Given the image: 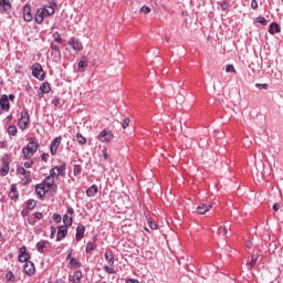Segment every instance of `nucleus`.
<instances>
[{
	"label": "nucleus",
	"mask_w": 283,
	"mask_h": 283,
	"mask_svg": "<svg viewBox=\"0 0 283 283\" xmlns=\"http://www.w3.org/2000/svg\"><path fill=\"white\" fill-rule=\"evenodd\" d=\"M38 149H39V144H36V142H34L33 138H31L28 145L22 148V154L25 160H30V158H32V156L36 154Z\"/></svg>",
	"instance_id": "obj_1"
},
{
	"label": "nucleus",
	"mask_w": 283,
	"mask_h": 283,
	"mask_svg": "<svg viewBox=\"0 0 283 283\" xmlns=\"http://www.w3.org/2000/svg\"><path fill=\"white\" fill-rule=\"evenodd\" d=\"M32 74L34 78H38V81L45 80V73L43 72V66H41L40 63H35L32 65Z\"/></svg>",
	"instance_id": "obj_2"
},
{
	"label": "nucleus",
	"mask_w": 283,
	"mask_h": 283,
	"mask_svg": "<svg viewBox=\"0 0 283 283\" xmlns=\"http://www.w3.org/2000/svg\"><path fill=\"white\" fill-rule=\"evenodd\" d=\"M65 169H66V165L65 164H61L60 166H55L50 170V175L53 178H59V176H61L62 178H64L65 176Z\"/></svg>",
	"instance_id": "obj_3"
},
{
	"label": "nucleus",
	"mask_w": 283,
	"mask_h": 283,
	"mask_svg": "<svg viewBox=\"0 0 283 283\" xmlns=\"http://www.w3.org/2000/svg\"><path fill=\"white\" fill-rule=\"evenodd\" d=\"M99 143H111L114 140V134L109 129H103L98 135Z\"/></svg>",
	"instance_id": "obj_4"
},
{
	"label": "nucleus",
	"mask_w": 283,
	"mask_h": 283,
	"mask_svg": "<svg viewBox=\"0 0 283 283\" xmlns=\"http://www.w3.org/2000/svg\"><path fill=\"white\" fill-rule=\"evenodd\" d=\"M30 123V114L28 112L21 113V118L18 122L19 129L22 132L28 129V124Z\"/></svg>",
	"instance_id": "obj_5"
},
{
	"label": "nucleus",
	"mask_w": 283,
	"mask_h": 283,
	"mask_svg": "<svg viewBox=\"0 0 283 283\" xmlns=\"http://www.w3.org/2000/svg\"><path fill=\"white\" fill-rule=\"evenodd\" d=\"M54 182H55V181H54V177L50 175V176L45 177V179L43 180L42 185H43L45 188H48L49 191H50V190L56 191L57 186H56V184H54Z\"/></svg>",
	"instance_id": "obj_6"
},
{
	"label": "nucleus",
	"mask_w": 283,
	"mask_h": 283,
	"mask_svg": "<svg viewBox=\"0 0 283 283\" xmlns=\"http://www.w3.org/2000/svg\"><path fill=\"white\" fill-rule=\"evenodd\" d=\"M61 140H63V137L57 136L55 137L50 145V151H51V156H56V151L59 150V147L61 145Z\"/></svg>",
	"instance_id": "obj_7"
},
{
	"label": "nucleus",
	"mask_w": 283,
	"mask_h": 283,
	"mask_svg": "<svg viewBox=\"0 0 283 283\" xmlns=\"http://www.w3.org/2000/svg\"><path fill=\"white\" fill-rule=\"evenodd\" d=\"M48 191L50 190L42 182L35 186V193L40 200H43L45 198V193Z\"/></svg>",
	"instance_id": "obj_8"
},
{
	"label": "nucleus",
	"mask_w": 283,
	"mask_h": 283,
	"mask_svg": "<svg viewBox=\"0 0 283 283\" xmlns=\"http://www.w3.org/2000/svg\"><path fill=\"white\" fill-rule=\"evenodd\" d=\"M55 8H56V2H50L49 4H45L43 8H40V10L43 11L45 17H52V14H54Z\"/></svg>",
	"instance_id": "obj_9"
},
{
	"label": "nucleus",
	"mask_w": 283,
	"mask_h": 283,
	"mask_svg": "<svg viewBox=\"0 0 283 283\" xmlns=\"http://www.w3.org/2000/svg\"><path fill=\"white\" fill-rule=\"evenodd\" d=\"M211 209H213V205L203 202L197 207V213H199V216H205V213H208Z\"/></svg>",
	"instance_id": "obj_10"
},
{
	"label": "nucleus",
	"mask_w": 283,
	"mask_h": 283,
	"mask_svg": "<svg viewBox=\"0 0 283 283\" xmlns=\"http://www.w3.org/2000/svg\"><path fill=\"white\" fill-rule=\"evenodd\" d=\"M23 19L28 23H30V21L34 19V17L32 15V7H30V4H25L23 8Z\"/></svg>",
	"instance_id": "obj_11"
},
{
	"label": "nucleus",
	"mask_w": 283,
	"mask_h": 283,
	"mask_svg": "<svg viewBox=\"0 0 283 283\" xmlns=\"http://www.w3.org/2000/svg\"><path fill=\"white\" fill-rule=\"evenodd\" d=\"M0 107L3 109V112H10V99L8 98V95H1Z\"/></svg>",
	"instance_id": "obj_12"
},
{
	"label": "nucleus",
	"mask_w": 283,
	"mask_h": 283,
	"mask_svg": "<svg viewBox=\"0 0 283 283\" xmlns=\"http://www.w3.org/2000/svg\"><path fill=\"white\" fill-rule=\"evenodd\" d=\"M17 174H20V176H24L27 182H30V178H32V172L30 170H25V168L22 166H18Z\"/></svg>",
	"instance_id": "obj_13"
},
{
	"label": "nucleus",
	"mask_w": 283,
	"mask_h": 283,
	"mask_svg": "<svg viewBox=\"0 0 283 283\" xmlns=\"http://www.w3.org/2000/svg\"><path fill=\"white\" fill-rule=\"evenodd\" d=\"M67 226H61L57 230L56 242H61L67 235Z\"/></svg>",
	"instance_id": "obj_14"
},
{
	"label": "nucleus",
	"mask_w": 283,
	"mask_h": 283,
	"mask_svg": "<svg viewBox=\"0 0 283 283\" xmlns=\"http://www.w3.org/2000/svg\"><path fill=\"white\" fill-rule=\"evenodd\" d=\"M69 45H71L75 52H81V50H83V43H81L80 40L71 39Z\"/></svg>",
	"instance_id": "obj_15"
},
{
	"label": "nucleus",
	"mask_w": 283,
	"mask_h": 283,
	"mask_svg": "<svg viewBox=\"0 0 283 283\" xmlns=\"http://www.w3.org/2000/svg\"><path fill=\"white\" fill-rule=\"evenodd\" d=\"M82 277H83V272L81 271H75L73 274L69 275L70 282H73V283H81Z\"/></svg>",
	"instance_id": "obj_16"
},
{
	"label": "nucleus",
	"mask_w": 283,
	"mask_h": 283,
	"mask_svg": "<svg viewBox=\"0 0 283 283\" xmlns=\"http://www.w3.org/2000/svg\"><path fill=\"white\" fill-rule=\"evenodd\" d=\"M24 273L27 275H32L33 273H35V268H34V263L32 261H27L24 264Z\"/></svg>",
	"instance_id": "obj_17"
},
{
	"label": "nucleus",
	"mask_w": 283,
	"mask_h": 283,
	"mask_svg": "<svg viewBox=\"0 0 283 283\" xmlns=\"http://www.w3.org/2000/svg\"><path fill=\"white\" fill-rule=\"evenodd\" d=\"M75 238L77 242H81V239L85 238V226L83 224L77 226Z\"/></svg>",
	"instance_id": "obj_18"
},
{
	"label": "nucleus",
	"mask_w": 283,
	"mask_h": 283,
	"mask_svg": "<svg viewBox=\"0 0 283 283\" xmlns=\"http://www.w3.org/2000/svg\"><path fill=\"white\" fill-rule=\"evenodd\" d=\"M45 17H48V15H45V14L43 13V10L38 9L35 15H34V21H35V23H38L39 25H41V23H43V19H45Z\"/></svg>",
	"instance_id": "obj_19"
},
{
	"label": "nucleus",
	"mask_w": 283,
	"mask_h": 283,
	"mask_svg": "<svg viewBox=\"0 0 283 283\" xmlns=\"http://www.w3.org/2000/svg\"><path fill=\"white\" fill-rule=\"evenodd\" d=\"M98 193V186L93 185L86 190V196L88 198H94Z\"/></svg>",
	"instance_id": "obj_20"
},
{
	"label": "nucleus",
	"mask_w": 283,
	"mask_h": 283,
	"mask_svg": "<svg viewBox=\"0 0 283 283\" xmlns=\"http://www.w3.org/2000/svg\"><path fill=\"white\" fill-rule=\"evenodd\" d=\"M280 32H281L280 24L275 22L270 24V29H269L270 34H280Z\"/></svg>",
	"instance_id": "obj_21"
},
{
	"label": "nucleus",
	"mask_w": 283,
	"mask_h": 283,
	"mask_svg": "<svg viewBox=\"0 0 283 283\" xmlns=\"http://www.w3.org/2000/svg\"><path fill=\"white\" fill-rule=\"evenodd\" d=\"M104 258H105L108 266H114V254H112V252H106L104 254Z\"/></svg>",
	"instance_id": "obj_22"
},
{
	"label": "nucleus",
	"mask_w": 283,
	"mask_h": 283,
	"mask_svg": "<svg viewBox=\"0 0 283 283\" xmlns=\"http://www.w3.org/2000/svg\"><path fill=\"white\" fill-rule=\"evenodd\" d=\"M63 222H64L63 227L70 228L72 227V222H74V219L67 214H64Z\"/></svg>",
	"instance_id": "obj_23"
},
{
	"label": "nucleus",
	"mask_w": 283,
	"mask_h": 283,
	"mask_svg": "<svg viewBox=\"0 0 283 283\" xmlns=\"http://www.w3.org/2000/svg\"><path fill=\"white\" fill-rule=\"evenodd\" d=\"M0 8H3L4 11H8L10 8H12V3H10V0H0Z\"/></svg>",
	"instance_id": "obj_24"
},
{
	"label": "nucleus",
	"mask_w": 283,
	"mask_h": 283,
	"mask_svg": "<svg viewBox=\"0 0 283 283\" xmlns=\"http://www.w3.org/2000/svg\"><path fill=\"white\" fill-rule=\"evenodd\" d=\"M50 90H52L50 87V83L44 82L41 86H40V91L42 94H50Z\"/></svg>",
	"instance_id": "obj_25"
},
{
	"label": "nucleus",
	"mask_w": 283,
	"mask_h": 283,
	"mask_svg": "<svg viewBox=\"0 0 283 283\" xmlns=\"http://www.w3.org/2000/svg\"><path fill=\"white\" fill-rule=\"evenodd\" d=\"M45 244H48V241H40V242H38L36 245H35L36 247V251L39 253H44Z\"/></svg>",
	"instance_id": "obj_26"
},
{
	"label": "nucleus",
	"mask_w": 283,
	"mask_h": 283,
	"mask_svg": "<svg viewBox=\"0 0 283 283\" xmlns=\"http://www.w3.org/2000/svg\"><path fill=\"white\" fill-rule=\"evenodd\" d=\"M78 145H85L87 143V138L85 136L81 135V133H77L75 136Z\"/></svg>",
	"instance_id": "obj_27"
},
{
	"label": "nucleus",
	"mask_w": 283,
	"mask_h": 283,
	"mask_svg": "<svg viewBox=\"0 0 283 283\" xmlns=\"http://www.w3.org/2000/svg\"><path fill=\"white\" fill-rule=\"evenodd\" d=\"M78 70H85L87 67V57L83 56L78 64H77Z\"/></svg>",
	"instance_id": "obj_28"
},
{
	"label": "nucleus",
	"mask_w": 283,
	"mask_h": 283,
	"mask_svg": "<svg viewBox=\"0 0 283 283\" xmlns=\"http://www.w3.org/2000/svg\"><path fill=\"white\" fill-rule=\"evenodd\" d=\"M6 280L7 282H17V276H14V273H12V271H9L6 274Z\"/></svg>",
	"instance_id": "obj_29"
},
{
	"label": "nucleus",
	"mask_w": 283,
	"mask_h": 283,
	"mask_svg": "<svg viewBox=\"0 0 283 283\" xmlns=\"http://www.w3.org/2000/svg\"><path fill=\"white\" fill-rule=\"evenodd\" d=\"M34 207H36V201L34 199H29L27 201V209H30V211H32V209H34Z\"/></svg>",
	"instance_id": "obj_30"
},
{
	"label": "nucleus",
	"mask_w": 283,
	"mask_h": 283,
	"mask_svg": "<svg viewBox=\"0 0 283 283\" xmlns=\"http://www.w3.org/2000/svg\"><path fill=\"white\" fill-rule=\"evenodd\" d=\"M96 249V244L93 242H88L86 244V253H92V251H94Z\"/></svg>",
	"instance_id": "obj_31"
},
{
	"label": "nucleus",
	"mask_w": 283,
	"mask_h": 283,
	"mask_svg": "<svg viewBox=\"0 0 283 283\" xmlns=\"http://www.w3.org/2000/svg\"><path fill=\"white\" fill-rule=\"evenodd\" d=\"M10 193H13V196L11 197L12 200H14V198L15 199L19 198V195L17 193V186H15V184L11 185Z\"/></svg>",
	"instance_id": "obj_32"
},
{
	"label": "nucleus",
	"mask_w": 283,
	"mask_h": 283,
	"mask_svg": "<svg viewBox=\"0 0 283 283\" xmlns=\"http://www.w3.org/2000/svg\"><path fill=\"white\" fill-rule=\"evenodd\" d=\"M17 132H18L17 126L11 125V126L8 127L9 136H14L17 134Z\"/></svg>",
	"instance_id": "obj_33"
},
{
	"label": "nucleus",
	"mask_w": 283,
	"mask_h": 283,
	"mask_svg": "<svg viewBox=\"0 0 283 283\" xmlns=\"http://www.w3.org/2000/svg\"><path fill=\"white\" fill-rule=\"evenodd\" d=\"M104 271L106 273H108V275H114V273H116V270H114V268L109 266V265H104Z\"/></svg>",
	"instance_id": "obj_34"
},
{
	"label": "nucleus",
	"mask_w": 283,
	"mask_h": 283,
	"mask_svg": "<svg viewBox=\"0 0 283 283\" xmlns=\"http://www.w3.org/2000/svg\"><path fill=\"white\" fill-rule=\"evenodd\" d=\"M256 23H260V25H269V21L265 20L264 17H258L256 18Z\"/></svg>",
	"instance_id": "obj_35"
},
{
	"label": "nucleus",
	"mask_w": 283,
	"mask_h": 283,
	"mask_svg": "<svg viewBox=\"0 0 283 283\" xmlns=\"http://www.w3.org/2000/svg\"><path fill=\"white\" fill-rule=\"evenodd\" d=\"M19 262H28L30 260V254H19L18 256Z\"/></svg>",
	"instance_id": "obj_36"
},
{
	"label": "nucleus",
	"mask_w": 283,
	"mask_h": 283,
	"mask_svg": "<svg viewBox=\"0 0 283 283\" xmlns=\"http://www.w3.org/2000/svg\"><path fill=\"white\" fill-rule=\"evenodd\" d=\"M73 176H81V166L78 165L73 166Z\"/></svg>",
	"instance_id": "obj_37"
},
{
	"label": "nucleus",
	"mask_w": 283,
	"mask_h": 283,
	"mask_svg": "<svg viewBox=\"0 0 283 283\" xmlns=\"http://www.w3.org/2000/svg\"><path fill=\"white\" fill-rule=\"evenodd\" d=\"M53 39L56 43H63V38H61V34H59V32L53 33Z\"/></svg>",
	"instance_id": "obj_38"
},
{
	"label": "nucleus",
	"mask_w": 283,
	"mask_h": 283,
	"mask_svg": "<svg viewBox=\"0 0 283 283\" xmlns=\"http://www.w3.org/2000/svg\"><path fill=\"white\" fill-rule=\"evenodd\" d=\"M226 72L235 74V66H233V64H228L226 66Z\"/></svg>",
	"instance_id": "obj_39"
},
{
	"label": "nucleus",
	"mask_w": 283,
	"mask_h": 283,
	"mask_svg": "<svg viewBox=\"0 0 283 283\" xmlns=\"http://www.w3.org/2000/svg\"><path fill=\"white\" fill-rule=\"evenodd\" d=\"M61 220H63L61 214H59V213L53 214V221L55 222V224H59L61 222Z\"/></svg>",
	"instance_id": "obj_40"
},
{
	"label": "nucleus",
	"mask_w": 283,
	"mask_h": 283,
	"mask_svg": "<svg viewBox=\"0 0 283 283\" xmlns=\"http://www.w3.org/2000/svg\"><path fill=\"white\" fill-rule=\"evenodd\" d=\"M140 12H143L144 14H149V12H151V8H149L147 6H143L140 8Z\"/></svg>",
	"instance_id": "obj_41"
},
{
	"label": "nucleus",
	"mask_w": 283,
	"mask_h": 283,
	"mask_svg": "<svg viewBox=\"0 0 283 283\" xmlns=\"http://www.w3.org/2000/svg\"><path fill=\"white\" fill-rule=\"evenodd\" d=\"M221 229L223 231V235H228L229 231H231L230 226H221Z\"/></svg>",
	"instance_id": "obj_42"
},
{
	"label": "nucleus",
	"mask_w": 283,
	"mask_h": 283,
	"mask_svg": "<svg viewBox=\"0 0 283 283\" xmlns=\"http://www.w3.org/2000/svg\"><path fill=\"white\" fill-rule=\"evenodd\" d=\"M148 227L153 230L158 229V226L151 219H148Z\"/></svg>",
	"instance_id": "obj_43"
},
{
	"label": "nucleus",
	"mask_w": 283,
	"mask_h": 283,
	"mask_svg": "<svg viewBox=\"0 0 283 283\" xmlns=\"http://www.w3.org/2000/svg\"><path fill=\"white\" fill-rule=\"evenodd\" d=\"M9 171H10V166H4V167L1 169L2 176H8Z\"/></svg>",
	"instance_id": "obj_44"
},
{
	"label": "nucleus",
	"mask_w": 283,
	"mask_h": 283,
	"mask_svg": "<svg viewBox=\"0 0 283 283\" xmlns=\"http://www.w3.org/2000/svg\"><path fill=\"white\" fill-rule=\"evenodd\" d=\"M78 264H80V263H78V261H76L75 258H71V259H70V265H71V266H78Z\"/></svg>",
	"instance_id": "obj_45"
},
{
	"label": "nucleus",
	"mask_w": 283,
	"mask_h": 283,
	"mask_svg": "<svg viewBox=\"0 0 283 283\" xmlns=\"http://www.w3.org/2000/svg\"><path fill=\"white\" fill-rule=\"evenodd\" d=\"M255 87H258V90H269V84H255Z\"/></svg>",
	"instance_id": "obj_46"
},
{
	"label": "nucleus",
	"mask_w": 283,
	"mask_h": 283,
	"mask_svg": "<svg viewBox=\"0 0 283 283\" xmlns=\"http://www.w3.org/2000/svg\"><path fill=\"white\" fill-rule=\"evenodd\" d=\"M123 129H127L129 127V118H125L122 124Z\"/></svg>",
	"instance_id": "obj_47"
},
{
	"label": "nucleus",
	"mask_w": 283,
	"mask_h": 283,
	"mask_svg": "<svg viewBox=\"0 0 283 283\" xmlns=\"http://www.w3.org/2000/svg\"><path fill=\"white\" fill-rule=\"evenodd\" d=\"M54 107H59L61 105V98L59 97H55L53 101H52Z\"/></svg>",
	"instance_id": "obj_48"
},
{
	"label": "nucleus",
	"mask_w": 283,
	"mask_h": 283,
	"mask_svg": "<svg viewBox=\"0 0 283 283\" xmlns=\"http://www.w3.org/2000/svg\"><path fill=\"white\" fill-rule=\"evenodd\" d=\"M51 50H53L54 52H61V46H59L54 43H51Z\"/></svg>",
	"instance_id": "obj_49"
},
{
	"label": "nucleus",
	"mask_w": 283,
	"mask_h": 283,
	"mask_svg": "<svg viewBox=\"0 0 283 283\" xmlns=\"http://www.w3.org/2000/svg\"><path fill=\"white\" fill-rule=\"evenodd\" d=\"M32 165H34V161H33V160H31V161H25V163H24L25 169H31V168H32Z\"/></svg>",
	"instance_id": "obj_50"
},
{
	"label": "nucleus",
	"mask_w": 283,
	"mask_h": 283,
	"mask_svg": "<svg viewBox=\"0 0 283 283\" xmlns=\"http://www.w3.org/2000/svg\"><path fill=\"white\" fill-rule=\"evenodd\" d=\"M251 8H252V10H258V0L251 1Z\"/></svg>",
	"instance_id": "obj_51"
},
{
	"label": "nucleus",
	"mask_w": 283,
	"mask_h": 283,
	"mask_svg": "<svg viewBox=\"0 0 283 283\" xmlns=\"http://www.w3.org/2000/svg\"><path fill=\"white\" fill-rule=\"evenodd\" d=\"M50 158V155H48V154H45V153H43L42 155H41V159L44 161V163H48V159Z\"/></svg>",
	"instance_id": "obj_52"
},
{
	"label": "nucleus",
	"mask_w": 283,
	"mask_h": 283,
	"mask_svg": "<svg viewBox=\"0 0 283 283\" xmlns=\"http://www.w3.org/2000/svg\"><path fill=\"white\" fill-rule=\"evenodd\" d=\"M256 262H258V255H252L251 266H255Z\"/></svg>",
	"instance_id": "obj_53"
},
{
	"label": "nucleus",
	"mask_w": 283,
	"mask_h": 283,
	"mask_svg": "<svg viewBox=\"0 0 283 283\" xmlns=\"http://www.w3.org/2000/svg\"><path fill=\"white\" fill-rule=\"evenodd\" d=\"M102 154H103L104 160H107V158H108L107 148H103Z\"/></svg>",
	"instance_id": "obj_54"
},
{
	"label": "nucleus",
	"mask_w": 283,
	"mask_h": 283,
	"mask_svg": "<svg viewBox=\"0 0 283 283\" xmlns=\"http://www.w3.org/2000/svg\"><path fill=\"white\" fill-rule=\"evenodd\" d=\"M272 209L273 211H280V203H274Z\"/></svg>",
	"instance_id": "obj_55"
},
{
	"label": "nucleus",
	"mask_w": 283,
	"mask_h": 283,
	"mask_svg": "<svg viewBox=\"0 0 283 283\" xmlns=\"http://www.w3.org/2000/svg\"><path fill=\"white\" fill-rule=\"evenodd\" d=\"M34 216H35L36 220H41V218H43V213H41V212H35Z\"/></svg>",
	"instance_id": "obj_56"
},
{
	"label": "nucleus",
	"mask_w": 283,
	"mask_h": 283,
	"mask_svg": "<svg viewBox=\"0 0 283 283\" xmlns=\"http://www.w3.org/2000/svg\"><path fill=\"white\" fill-rule=\"evenodd\" d=\"M67 213H69L70 216H74V208L67 207Z\"/></svg>",
	"instance_id": "obj_57"
},
{
	"label": "nucleus",
	"mask_w": 283,
	"mask_h": 283,
	"mask_svg": "<svg viewBox=\"0 0 283 283\" xmlns=\"http://www.w3.org/2000/svg\"><path fill=\"white\" fill-rule=\"evenodd\" d=\"M20 255H28V253H25V247L20 248Z\"/></svg>",
	"instance_id": "obj_58"
},
{
	"label": "nucleus",
	"mask_w": 283,
	"mask_h": 283,
	"mask_svg": "<svg viewBox=\"0 0 283 283\" xmlns=\"http://www.w3.org/2000/svg\"><path fill=\"white\" fill-rule=\"evenodd\" d=\"M126 283H140V282H138V280H135V279H128L126 280Z\"/></svg>",
	"instance_id": "obj_59"
},
{
	"label": "nucleus",
	"mask_w": 283,
	"mask_h": 283,
	"mask_svg": "<svg viewBox=\"0 0 283 283\" xmlns=\"http://www.w3.org/2000/svg\"><path fill=\"white\" fill-rule=\"evenodd\" d=\"M54 233H56V228L52 227L51 228V238H54Z\"/></svg>",
	"instance_id": "obj_60"
},
{
	"label": "nucleus",
	"mask_w": 283,
	"mask_h": 283,
	"mask_svg": "<svg viewBox=\"0 0 283 283\" xmlns=\"http://www.w3.org/2000/svg\"><path fill=\"white\" fill-rule=\"evenodd\" d=\"M245 247H247V249H251V247H253V243H252L251 241H248V242L245 243Z\"/></svg>",
	"instance_id": "obj_61"
},
{
	"label": "nucleus",
	"mask_w": 283,
	"mask_h": 283,
	"mask_svg": "<svg viewBox=\"0 0 283 283\" xmlns=\"http://www.w3.org/2000/svg\"><path fill=\"white\" fill-rule=\"evenodd\" d=\"M8 98L9 101H14V94H10Z\"/></svg>",
	"instance_id": "obj_62"
},
{
	"label": "nucleus",
	"mask_w": 283,
	"mask_h": 283,
	"mask_svg": "<svg viewBox=\"0 0 283 283\" xmlns=\"http://www.w3.org/2000/svg\"><path fill=\"white\" fill-rule=\"evenodd\" d=\"M7 120H12V115H8Z\"/></svg>",
	"instance_id": "obj_63"
},
{
	"label": "nucleus",
	"mask_w": 283,
	"mask_h": 283,
	"mask_svg": "<svg viewBox=\"0 0 283 283\" xmlns=\"http://www.w3.org/2000/svg\"><path fill=\"white\" fill-rule=\"evenodd\" d=\"M3 240V233L0 232V242Z\"/></svg>",
	"instance_id": "obj_64"
}]
</instances>
